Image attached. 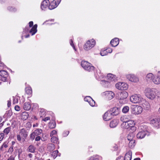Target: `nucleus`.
I'll list each match as a JSON object with an SVG mask.
<instances>
[{"label": "nucleus", "mask_w": 160, "mask_h": 160, "mask_svg": "<svg viewBox=\"0 0 160 160\" xmlns=\"http://www.w3.org/2000/svg\"><path fill=\"white\" fill-rule=\"evenodd\" d=\"M69 133V132L68 131H67L66 132H64L63 133V135L65 137H66L67 136L68 134Z\"/></svg>", "instance_id": "obj_60"}, {"label": "nucleus", "mask_w": 160, "mask_h": 160, "mask_svg": "<svg viewBox=\"0 0 160 160\" xmlns=\"http://www.w3.org/2000/svg\"><path fill=\"white\" fill-rule=\"evenodd\" d=\"M8 9L12 12H15L16 11V9L12 7H8Z\"/></svg>", "instance_id": "obj_46"}, {"label": "nucleus", "mask_w": 160, "mask_h": 160, "mask_svg": "<svg viewBox=\"0 0 160 160\" xmlns=\"http://www.w3.org/2000/svg\"><path fill=\"white\" fill-rule=\"evenodd\" d=\"M91 98L89 96H87L85 97L84 98V100L85 101L87 102H88L91 100Z\"/></svg>", "instance_id": "obj_47"}, {"label": "nucleus", "mask_w": 160, "mask_h": 160, "mask_svg": "<svg viewBox=\"0 0 160 160\" xmlns=\"http://www.w3.org/2000/svg\"><path fill=\"white\" fill-rule=\"evenodd\" d=\"M88 103L92 107L95 106V102L92 99V98H91V100H90V101H89Z\"/></svg>", "instance_id": "obj_42"}, {"label": "nucleus", "mask_w": 160, "mask_h": 160, "mask_svg": "<svg viewBox=\"0 0 160 160\" xmlns=\"http://www.w3.org/2000/svg\"><path fill=\"white\" fill-rule=\"evenodd\" d=\"M51 141L53 143L57 144H58L59 143L58 138L56 137H52L51 138Z\"/></svg>", "instance_id": "obj_30"}, {"label": "nucleus", "mask_w": 160, "mask_h": 160, "mask_svg": "<svg viewBox=\"0 0 160 160\" xmlns=\"http://www.w3.org/2000/svg\"><path fill=\"white\" fill-rule=\"evenodd\" d=\"M107 77L108 81H107L105 80H102V83L104 82L105 83H108L109 82L113 81L115 79V76L111 73L108 74Z\"/></svg>", "instance_id": "obj_20"}, {"label": "nucleus", "mask_w": 160, "mask_h": 160, "mask_svg": "<svg viewBox=\"0 0 160 160\" xmlns=\"http://www.w3.org/2000/svg\"><path fill=\"white\" fill-rule=\"evenodd\" d=\"M118 146L115 144L113 146V150L114 151H116L118 150Z\"/></svg>", "instance_id": "obj_52"}, {"label": "nucleus", "mask_w": 160, "mask_h": 160, "mask_svg": "<svg viewBox=\"0 0 160 160\" xmlns=\"http://www.w3.org/2000/svg\"><path fill=\"white\" fill-rule=\"evenodd\" d=\"M8 77V72L4 70L0 71V80L3 82H6Z\"/></svg>", "instance_id": "obj_15"}, {"label": "nucleus", "mask_w": 160, "mask_h": 160, "mask_svg": "<svg viewBox=\"0 0 160 160\" xmlns=\"http://www.w3.org/2000/svg\"><path fill=\"white\" fill-rule=\"evenodd\" d=\"M146 79L152 80L155 84H160V77L158 75H154L152 73L148 74L146 76Z\"/></svg>", "instance_id": "obj_3"}, {"label": "nucleus", "mask_w": 160, "mask_h": 160, "mask_svg": "<svg viewBox=\"0 0 160 160\" xmlns=\"http://www.w3.org/2000/svg\"><path fill=\"white\" fill-rule=\"evenodd\" d=\"M58 150H56L53 152H51V154L53 158H55L58 155Z\"/></svg>", "instance_id": "obj_37"}, {"label": "nucleus", "mask_w": 160, "mask_h": 160, "mask_svg": "<svg viewBox=\"0 0 160 160\" xmlns=\"http://www.w3.org/2000/svg\"><path fill=\"white\" fill-rule=\"evenodd\" d=\"M112 49H110V50H108V53H111L112 52Z\"/></svg>", "instance_id": "obj_63"}, {"label": "nucleus", "mask_w": 160, "mask_h": 160, "mask_svg": "<svg viewBox=\"0 0 160 160\" xmlns=\"http://www.w3.org/2000/svg\"><path fill=\"white\" fill-rule=\"evenodd\" d=\"M25 127L28 128H30L31 127V125L30 122H27L25 125Z\"/></svg>", "instance_id": "obj_50"}, {"label": "nucleus", "mask_w": 160, "mask_h": 160, "mask_svg": "<svg viewBox=\"0 0 160 160\" xmlns=\"http://www.w3.org/2000/svg\"><path fill=\"white\" fill-rule=\"evenodd\" d=\"M95 77L98 80H101L102 78V76L101 73H99V75H95Z\"/></svg>", "instance_id": "obj_48"}, {"label": "nucleus", "mask_w": 160, "mask_h": 160, "mask_svg": "<svg viewBox=\"0 0 160 160\" xmlns=\"http://www.w3.org/2000/svg\"><path fill=\"white\" fill-rule=\"evenodd\" d=\"M31 108V105L30 102H26L23 105V108L25 110H29Z\"/></svg>", "instance_id": "obj_28"}, {"label": "nucleus", "mask_w": 160, "mask_h": 160, "mask_svg": "<svg viewBox=\"0 0 160 160\" xmlns=\"http://www.w3.org/2000/svg\"><path fill=\"white\" fill-rule=\"evenodd\" d=\"M126 78L130 82L134 83H138L139 81L138 77L133 74H129L126 75Z\"/></svg>", "instance_id": "obj_8"}, {"label": "nucleus", "mask_w": 160, "mask_h": 160, "mask_svg": "<svg viewBox=\"0 0 160 160\" xmlns=\"http://www.w3.org/2000/svg\"><path fill=\"white\" fill-rule=\"evenodd\" d=\"M61 2V0H54L50 3L48 6L49 9L52 10L56 8Z\"/></svg>", "instance_id": "obj_18"}, {"label": "nucleus", "mask_w": 160, "mask_h": 160, "mask_svg": "<svg viewBox=\"0 0 160 160\" xmlns=\"http://www.w3.org/2000/svg\"><path fill=\"white\" fill-rule=\"evenodd\" d=\"M108 50H105L104 51H102L100 52V55L102 56H104L108 54Z\"/></svg>", "instance_id": "obj_41"}, {"label": "nucleus", "mask_w": 160, "mask_h": 160, "mask_svg": "<svg viewBox=\"0 0 160 160\" xmlns=\"http://www.w3.org/2000/svg\"><path fill=\"white\" fill-rule=\"evenodd\" d=\"M25 92L28 94H31L32 92L31 88L30 87H27L25 88Z\"/></svg>", "instance_id": "obj_33"}, {"label": "nucleus", "mask_w": 160, "mask_h": 160, "mask_svg": "<svg viewBox=\"0 0 160 160\" xmlns=\"http://www.w3.org/2000/svg\"><path fill=\"white\" fill-rule=\"evenodd\" d=\"M70 44L71 45V46H72V47L73 48V49L75 51H76V49H75V46H74V44L73 43V42L72 40V39L70 40Z\"/></svg>", "instance_id": "obj_49"}, {"label": "nucleus", "mask_w": 160, "mask_h": 160, "mask_svg": "<svg viewBox=\"0 0 160 160\" xmlns=\"http://www.w3.org/2000/svg\"><path fill=\"white\" fill-rule=\"evenodd\" d=\"M8 113L9 114V115L8 116V117H9L11 115V112L10 111H8Z\"/></svg>", "instance_id": "obj_62"}, {"label": "nucleus", "mask_w": 160, "mask_h": 160, "mask_svg": "<svg viewBox=\"0 0 160 160\" xmlns=\"http://www.w3.org/2000/svg\"><path fill=\"white\" fill-rule=\"evenodd\" d=\"M29 26L30 27H31L33 25V22L32 21H30L29 23Z\"/></svg>", "instance_id": "obj_59"}, {"label": "nucleus", "mask_w": 160, "mask_h": 160, "mask_svg": "<svg viewBox=\"0 0 160 160\" xmlns=\"http://www.w3.org/2000/svg\"><path fill=\"white\" fill-rule=\"evenodd\" d=\"M11 102L9 101H8V106L9 107L11 106Z\"/></svg>", "instance_id": "obj_61"}, {"label": "nucleus", "mask_w": 160, "mask_h": 160, "mask_svg": "<svg viewBox=\"0 0 160 160\" xmlns=\"http://www.w3.org/2000/svg\"><path fill=\"white\" fill-rule=\"evenodd\" d=\"M130 120L129 117L127 116H123L121 117L120 120L122 123H126Z\"/></svg>", "instance_id": "obj_26"}, {"label": "nucleus", "mask_w": 160, "mask_h": 160, "mask_svg": "<svg viewBox=\"0 0 160 160\" xmlns=\"http://www.w3.org/2000/svg\"><path fill=\"white\" fill-rule=\"evenodd\" d=\"M50 118L49 117H47L45 118H44L42 119V121H44L45 122H46L47 121L50 120Z\"/></svg>", "instance_id": "obj_56"}, {"label": "nucleus", "mask_w": 160, "mask_h": 160, "mask_svg": "<svg viewBox=\"0 0 160 160\" xmlns=\"http://www.w3.org/2000/svg\"><path fill=\"white\" fill-rule=\"evenodd\" d=\"M39 115L41 117H42L46 115V112L44 109L42 108L40 109V111L39 112Z\"/></svg>", "instance_id": "obj_34"}, {"label": "nucleus", "mask_w": 160, "mask_h": 160, "mask_svg": "<svg viewBox=\"0 0 160 160\" xmlns=\"http://www.w3.org/2000/svg\"><path fill=\"white\" fill-rule=\"evenodd\" d=\"M149 121L150 124L154 127L158 128L160 125V118L152 117L149 118Z\"/></svg>", "instance_id": "obj_10"}, {"label": "nucleus", "mask_w": 160, "mask_h": 160, "mask_svg": "<svg viewBox=\"0 0 160 160\" xmlns=\"http://www.w3.org/2000/svg\"><path fill=\"white\" fill-rule=\"evenodd\" d=\"M38 25L37 24H35L31 29L30 30L28 31V27H26L25 29H24L23 31V33H27L28 32L29 33H31L32 35H33L35 34V33L37 32V28Z\"/></svg>", "instance_id": "obj_13"}, {"label": "nucleus", "mask_w": 160, "mask_h": 160, "mask_svg": "<svg viewBox=\"0 0 160 160\" xmlns=\"http://www.w3.org/2000/svg\"><path fill=\"white\" fill-rule=\"evenodd\" d=\"M109 111L110 112V113L112 116H116L119 113V110L117 108L115 107L111 109Z\"/></svg>", "instance_id": "obj_22"}, {"label": "nucleus", "mask_w": 160, "mask_h": 160, "mask_svg": "<svg viewBox=\"0 0 160 160\" xmlns=\"http://www.w3.org/2000/svg\"><path fill=\"white\" fill-rule=\"evenodd\" d=\"M100 157L99 156H95V157H91L88 160H99Z\"/></svg>", "instance_id": "obj_40"}, {"label": "nucleus", "mask_w": 160, "mask_h": 160, "mask_svg": "<svg viewBox=\"0 0 160 160\" xmlns=\"http://www.w3.org/2000/svg\"><path fill=\"white\" fill-rule=\"evenodd\" d=\"M102 95L104 96L108 100H111L114 97V93L112 91H106L102 93Z\"/></svg>", "instance_id": "obj_16"}, {"label": "nucleus", "mask_w": 160, "mask_h": 160, "mask_svg": "<svg viewBox=\"0 0 160 160\" xmlns=\"http://www.w3.org/2000/svg\"><path fill=\"white\" fill-rule=\"evenodd\" d=\"M57 133V132L55 130H53L51 132L50 134V136L51 137H52L53 135H56Z\"/></svg>", "instance_id": "obj_45"}, {"label": "nucleus", "mask_w": 160, "mask_h": 160, "mask_svg": "<svg viewBox=\"0 0 160 160\" xmlns=\"http://www.w3.org/2000/svg\"><path fill=\"white\" fill-rule=\"evenodd\" d=\"M129 108L128 106L124 107L122 110V112L124 113H127L129 110Z\"/></svg>", "instance_id": "obj_39"}, {"label": "nucleus", "mask_w": 160, "mask_h": 160, "mask_svg": "<svg viewBox=\"0 0 160 160\" xmlns=\"http://www.w3.org/2000/svg\"><path fill=\"white\" fill-rule=\"evenodd\" d=\"M134 137V135L133 133H130L128 136V141L134 140L133 139Z\"/></svg>", "instance_id": "obj_38"}, {"label": "nucleus", "mask_w": 160, "mask_h": 160, "mask_svg": "<svg viewBox=\"0 0 160 160\" xmlns=\"http://www.w3.org/2000/svg\"><path fill=\"white\" fill-rule=\"evenodd\" d=\"M48 127L50 128H53L56 127V123L54 121L50 122L48 124Z\"/></svg>", "instance_id": "obj_36"}, {"label": "nucleus", "mask_w": 160, "mask_h": 160, "mask_svg": "<svg viewBox=\"0 0 160 160\" xmlns=\"http://www.w3.org/2000/svg\"><path fill=\"white\" fill-rule=\"evenodd\" d=\"M47 148L49 151H52L54 148V145L53 144L49 143L48 145Z\"/></svg>", "instance_id": "obj_35"}, {"label": "nucleus", "mask_w": 160, "mask_h": 160, "mask_svg": "<svg viewBox=\"0 0 160 160\" xmlns=\"http://www.w3.org/2000/svg\"><path fill=\"white\" fill-rule=\"evenodd\" d=\"M28 112H22L21 115L22 119L23 120H26L28 118Z\"/></svg>", "instance_id": "obj_29"}, {"label": "nucleus", "mask_w": 160, "mask_h": 160, "mask_svg": "<svg viewBox=\"0 0 160 160\" xmlns=\"http://www.w3.org/2000/svg\"><path fill=\"white\" fill-rule=\"evenodd\" d=\"M143 98L139 94H135L131 96L130 98V101L134 103H140Z\"/></svg>", "instance_id": "obj_5"}, {"label": "nucleus", "mask_w": 160, "mask_h": 160, "mask_svg": "<svg viewBox=\"0 0 160 160\" xmlns=\"http://www.w3.org/2000/svg\"><path fill=\"white\" fill-rule=\"evenodd\" d=\"M96 42L94 39L89 40L84 44L83 49L86 51H88L93 48Z\"/></svg>", "instance_id": "obj_4"}, {"label": "nucleus", "mask_w": 160, "mask_h": 160, "mask_svg": "<svg viewBox=\"0 0 160 160\" xmlns=\"http://www.w3.org/2000/svg\"><path fill=\"white\" fill-rule=\"evenodd\" d=\"M128 143V147L131 148L134 147L135 145V140H129Z\"/></svg>", "instance_id": "obj_31"}, {"label": "nucleus", "mask_w": 160, "mask_h": 160, "mask_svg": "<svg viewBox=\"0 0 160 160\" xmlns=\"http://www.w3.org/2000/svg\"><path fill=\"white\" fill-rule=\"evenodd\" d=\"M134 160H140V158H136L134 159Z\"/></svg>", "instance_id": "obj_64"}, {"label": "nucleus", "mask_w": 160, "mask_h": 160, "mask_svg": "<svg viewBox=\"0 0 160 160\" xmlns=\"http://www.w3.org/2000/svg\"><path fill=\"white\" fill-rule=\"evenodd\" d=\"M36 148L35 147L32 145H30L28 149V151L32 153H34L35 152Z\"/></svg>", "instance_id": "obj_32"}, {"label": "nucleus", "mask_w": 160, "mask_h": 160, "mask_svg": "<svg viewBox=\"0 0 160 160\" xmlns=\"http://www.w3.org/2000/svg\"><path fill=\"white\" fill-rule=\"evenodd\" d=\"M132 152L129 151L125 154L124 160H131L132 159Z\"/></svg>", "instance_id": "obj_25"}, {"label": "nucleus", "mask_w": 160, "mask_h": 160, "mask_svg": "<svg viewBox=\"0 0 160 160\" xmlns=\"http://www.w3.org/2000/svg\"><path fill=\"white\" fill-rule=\"evenodd\" d=\"M128 94L126 91L120 92L118 93V97L120 100L126 99L128 96Z\"/></svg>", "instance_id": "obj_17"}, {"label": "nucleus", "mask_w": 160, "mask_h": 160, "mask_svg": "<svg viewBox=\"0 0 160 160\" xmlns=\"http://www.w3.org/2000/svg\"><path fill=\"white\" fill-rule=\"evenodd\" d=\"M11 128L10 127H8L4 130L3 132L6 134H8Z\"/></svg>", "instance_id": "obj_43"}, {"label": "nucleus", "mask_w": 160, "mask_h": 160, "mask_svg": "<svg viewBox=\"0 0 160 160\" xmlns=\"http://www.w3.org/2000/svg\"><path fill=\"white\" fill-rule=\"evenodd\" d=\"M132 113L138 115L141 114L143 111V109L140 106L136 105L132 108Z\"/></svg>", "instance_id": "obj_14"}, {"label": "nucleus", "mask_w": 160, "mask_h": 160, "mask_svg": "<svg viewBox=\"0 0 160 160\" xmlns=\"http://www.w3.org/2000/svg\"><path fill=\"white\" fill-rule=\"evenodd\" d=\"M82 67L85 70L88 71L93 70L94 67L91 66V64L86 61H82L81 62Z\"/></svg>", "instance_id": "obj_9"}, {"label": "nucleus", "mask_w": 160, "mask_h": 160, "mask_svg": "<svg viewBox=\"0 0 160 160\" xmlns=\"http://www.w3.org/2000/svg\"><path fill=\"white\" fill-rule=\"evenodd\" d=\"M118 123V120L117 119H114L110 122V126L111 128H115L117 125Z\"/></svg>", "instance_id": "obj_27"}, {"label": "nucleus", "mask_w": 160, "mask_h": 160, "mask_svg": "<svg viewBox=\"0 0 160 160\" xmlns=\"http://www.w3.org/2000/svg\"><path fill=\"white\" fill-rule=\"evenodd\" d=\"M28 135V132L24 128L20 130L19 134L17 135V140L19 141H24Z\"/></svg>", "instance_id": "obj_6"}, {"label": "nucleus", "mask_w": 160, "mask_h": 160, "mask_svg": "<svg viewBox=\"0 0 160 160\" xmlns=\"http://www.w3.org/2000/svg\"><path fill=\"white\" fill-rule=\"evenodd\" d=\"M116 87L119 90H125L128 88V85L125 82H119L116 84Z\"/></svg>", "instance_id": "obj_12"}, {"label": "nucleus", "mask_w": 160, "mask_h": 160, "mask_svg": "<svg viewBox=\"0 0 160 160\" xmlns=\"http://www.w3.org/2000/svg\"><path fill=\"white\" fill-rule=\"evenodd\" d=\"M4 137V133L0 134V141H2Z\"/></svg>", "instance_id": "obj_53"}, {"label": "nucleus", "mask_w": 160, "mask_h": 160, "mask_svg": "<svg viewBox=\"0 0 160 160\" xmlns=\"http://www.w3.org/2000/svg\"><path fill=\"white\" fill-rule=\"evenodd\" d=\"M18 102V99L17 97H13V104H16Z\"/></svg>", "instance_id": "obj_44"}, {"label": "nucleus", "mask_w": 160, "mask_h": 160, "mask_svg": "<svg viewBox=\"0 0 160 160\" xmlns=\"http://www.w3.org/2000/svg\"><path fill=\"white\" fill-rule=\"evenodd\" d=\"M144 127L142 125L140 126L139 127V129H141V131H140L137 134V137L138 138L142 139L144 138L145 135L148 134V131L145 129H143Z\"/></svg>", "instance_id": "obj_7"}, {"label": "nucleus", "mask_w": 160, "mask_h": 160, "mask_svg": "<svg viewBox=\"0 0 160 160\" xmlns=\"http://www.w3.org/2000/svg\"><path fill=\"white\" fill-rule=\"evenodd\" d=\"M119 39L117 38H115L112 39L110 42V43L112 47H116L119 44Z\"/></svg>", "instance_id": "obj_24"}, {"label": "nucleus", "mask_w": 160, "mask_h": 160, "mask_svg": "<svg viewBox=\"0 0 160 160\" xmlns=\"http://www.w3.org/2000/svg\"><path fill=\"white\" fill-rule=\"evenodd\" d=\"M14 108L17 111H19L20 110V108L18 105L16 106Z\"/></svg>", "instance_id": "obj_54"}, {"label": "nucleus", "mask_w": 160, "mask_h": 160, "mask_svg": "<svg viewBox=\"0 0 160 160\" xmlns=\"http://www.w3.org/2000/svg\"><path fill=\"white\" fill-rule=\"evenodd\" d=\"M8 142H4L2 145V147L5 148H7L8 147Z\"/></svg>", "instance_id": "obj_51"}, {"label": "nucleus", "mask_w": 160, "mask_h": 160, "mask_svg": "<svg viewBox=\"0 0 160 160\" xmlns=\"http://www.w3.org/2000/svg\"><path fill=\"white\" fill-rule=\"evenodd\" d=\"M42 130L40 129H38L34 131L30 135V139L33 140L36 136H39V135L42 133Z\"/></svg>", "instance_id": "obj_19"}, {"label": "nucleus", "mask_w": 160, "mask_h": 160, "mask_svg": "<svg viewBox=\"0 0 160 160\" xmlns=\"http://www.w3.org/2000/svg\"><path fill=\"white\" fill-rule=\"evenodd\" d=\"M123 158L122 157L119 156L118 157L116 160H123Z\"/></svg>", "instance_id": "obj_58"}, {"label": "nucleus", "mask_w": 160, "mask_h": 160, "mask_svg": "<svg viewBox=\"0 0 160 160\" xmlns=\"http://www.w3.org/2000/svg\"><path fill=\"white\" fill-rule=\"evenodd\" d=\"M41 139V137L40 136H36L35 138V140L36 141H38Z\"/></svg>", "instance_id": "obj_55"}, {"label": "nucleus", "mask_w": 160, "mask_h": 160, "mask_svg": "<svg viewBox=\"0 0 160 160\" xmlns=\"http://www.w3.org/2000/svg\"><path fill=\"white\" fill-rule=\"evenodd\" d=\"M142 109L148 110L150 109V105L149 102L143 98L139 104Z\"/></svg>", "instance_id": "obj_11"}, {"label": "nucleus", "mask_w": 160, "mask_h": 160, "mask_svg": "<svg viewBox=\"0 0 160 160\" xmlns=\"http://www.w3.org/2000/svg\"><path fill=\"white\" fill-rule=\"evenodd\" d=\"M135 123L134 121L130 120L126 123H122L121 125V127L124 129L128 130L132 129L133 131L136 130V128L134 126Z\"/></svg>", "instance_id": "obj_2"}, {"label": "nucleus", "mask_w": 160, "mask_h": 160, "mask_svg": "<svg viewBox=\"0 0 160 160\" xmlns=\"http://www.w3.org/2000/svg\"><path fill=\"white\" fill-rule=\"evenodd\" d=\"M49 4V2L48 0H45L43 1L42 3L41 6V9L42 10H44L48 7Z\"/></svg>", "instance_id": "obj_23"}, {"label": "nucleus", "mask_w": 160, "mask_h": 160, "mask_svg": "<svg viewBox=\"0 0 160 160\" xmlns=\"http://www.w3.org/2000/svg\"><path fill=\"white\" fill-rule=\"evenodd\" d=\"M8 160H15V157L13 156H11Z\"/></svg>", "instance_id": "obj_57"}, {"label": "nucleus", "mask_w": 160, "mask_h": 160, "mask_svg": "<svg viewBox=\"0 0 160 160\" xmlns=\"http://www.w3.org/2000/svg\"><path fill=\"white\" fill-rule=\"evenodd\" d=\"M112 117L110 112L109 110L104 113L103 118L105 121H107L110 120Z\"/></svg>", "instance_id": "obj_21"}, {"label": "nucleus", "mask_w": 160, "mask_h": 160, "mask_svg": "<svg viewBox=\"0 0 160 160\" xmlns=\"http://www.w3.org/2000/svg\"><path fill=\"white\" fill-rule=\"evenodd\" d=\"M145 96L149 99L153 100L156 96L158 98H160V92L154 88H147L145 91Z\"/></svg>", "instance_id": "obj_1"}]
</instances>
